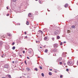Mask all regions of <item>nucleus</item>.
Returning a JSON list of instances; mask_svg holds the SVG:
<instances>
[{
	"mask_svg": "<svg viewBox=\"0 0 78 78\" xmlns=\"http://www.w3.org/2000/svg\"><path fill=\"white\" fill-rule=\"evenodd\" d=\"M53 56H56V54H53Z\"/></svg>",
	"mask_w": 78,
	"mask_h": 78,
	"instance_id": "nucleus-30",
	"label": "nucleus"
},
{
	"mask_svg": "<svg viewBox=\"0 0 78 78\" xmlns=\"http://www.w3.org/2000/svg\"><path fill=\"white\" fill-rule=\"evenodd\" d=\"M2 78H6V77H2Z\"/></svg>",
	"mask_w": 78,
	"mask_h": 78,
	"instance_id": "nucleus-49",
	"label": "nucleus"
},
{
	"mask_svg": "<svg viewBox=\"0 0 78 78\" xmlns=\"http://www.w3.org/2000/svg\"><path fill=\"white\" fill-rule=\"evenodd\" d=\"M2 37H4V38H5V37L3 36H2Z\"/></svg>",
	"mask_w": 78,
	"mask_h": 78,
	"instance_id": "nucleus-56",
	"label": "nucleus"
},
{
	"mask_svg": "<svg viewBox=\"0 0 78 78\" xmlns=\"http://www.w3.org/2000/svg\"><path fill=\"white\" fill-rule=\"evenodd\" d=\"M77 17H78V16H77Z\"/></svg>",
	"mask_w": 78,
	"mask_h": 78,
	"instance_id": "nucleus-63",
	"label": "nucleus"
},
{
	"mask_svg": "<svg viewBox=\"0 0 78 78\" xmlns=\"http://www.w3.org/2000/svg\"><path fill=\"white\" fill-rule=\"evenodd\" d=\"M11 6L12 8V9L14 11H16V12H19V11H20V8H17V9L16 10H14V9L13 8L14 7V6H15V5L14 3L11 4Z\"/></svg>",
	"mask_w": 78,
	"mask_h": 78,
	"instance_id": "nucleus-1",
	"label": "nucleus"
},
{
	"mask_svg": "<svg viewBox=\"0 0 78 78\" xmlns=\"http://www.w3.org/2000/svg\"><path fill=\"white\" fill-rule=\"evenodd\" d=\"M60 39V37L59 36H57V39Z\"/></svg>",
	"mask_w": 78,
	"mask_h": 78,
	"instance_id": "nucleus-12",
	"label": "nucleus"
},
{
	"mask_svg": "<svg viewBox=\"0 0 78 78\" xmlns=\"http://www.w3.org/2000/svg\"><path fill=\"white\" fill-rule=\"evenodd\" d=\"M34 70H35V71H37V70H38L37 69V68H35Z\"/></svg>",
	"mask_w": 78,
	"mask_h": 78,
	"instance_id": "nucleus-25",
	"label": "nucleus"
},
{
	"mask_svg": "<svg viewBox=\"0 0 78 78\" xmlns=\"http://www.w3.org/2000/svg\"><path fill=\"white\" fill-rule=\"evenodd\" d=\"M24 33H25V34H27V32H24Z\"/></svg>",
	"mask_w": 78,
	"mask_h": 78,
	"instance_id": "nucleus-44",
	"label": "nucleus"
},
{
	"mask_svg": "<svg viewBox=\"0 0 78 78\" xmlns=\"http://www.w3.org/2000/svg\"><path fill=\"white\" fill-rule=\"evenodd\" d=\"M55 34H59V31L58 30H55L54 32Z\"/></svg>",
	"mask_w": 78,
	"mask_h": 78,
	"instance_id": "nucleus-4",
	"label": "nucleus"
},
{
	"mask_svg": "<svg viewBox=\"0 0 78 78\" xmlns=\"http://www.w3.org/2000/svg\"><path fill=\"white\" fill-rule=\"evenodd\" d=\"M47 10H48V11H50V10H48V9Z\"/></svg>",
	"mask_w": 78,
	"mask_h": 78,
	"instance_id": "nucleus-46",
	"label": "nucleus"
},
{
	"mask_svg": "<svg viewBox=\"0 0 78 78\" xmlns=\"http://www.w3.org/2000/svg\"><path fill=\"white\" fill-rule=\"evenodd\" d=\"M39 68L40 69H42V66H40Z\"/></svg>",
	"mask_w": 78,
	"mask_h": 78,
	"instance_id": "nucleus-28",
	"label": "nucleus"
},
{
	"mask_svg": "<svg viewBox=\"0 0 78 78\" xmlns=\"http://www.w3.org/2000/svg\"><path fill=\"white\" fill-rule=\"evenodd\" d=\"M71 10H72V9H71Z\"/></svg>",
	"mask_w": 78,
	"mask_h": 78,
	"instance_id": "nucleus-64",
	"label": "nucleus"
},
{
	"mask_svg": "<svg viewBox=\"0 0 78 78\" xmlns=\"http://www.w3.org/2000/svg\"><path fill=\"white\" fill-rule=\"evenodd\" d=\"M49 70H51H51H52V69H49Z\"/></svg>",
	"mask_w": 78,
	"mask_h": 78,
	"instance_id": "nucleus-47",
	"label": "nucleus"
},
{
	"mask_svg": "<svg viewBox=\"0 0 78 78\" xmlns=\"http://www.w3.org/2000/svg\"><path fill=\"white\" fill-rule=\"evenodd\" d=\"M27 70L28 71V72L30 71V68H29L28 67H27Z\"/></svg>",
	"mask_w": 78,
	"mask_h": 78,
	"instance_id": "nucleus-13",
	"label": "nucleus"
},
{
	"mask_svg": "<svg viewBox=\"0 0 78 78\" xmlns=\"http://www.w3.org/2000/svg\"><path fill=\"white\" fill-rule=\"evenodd\" d=\"M20 58H22V55H20Z\"/></svg>",
	"mask_w": 78,
	"mask_h": 78,
	"instance_id": "nucleus-42",
	"label": "nucleus"
},
{
	"mask_svg": "<svg viewBox=\"0 0 78 78\" xmlns=\"http://www.w3.org/2000/svg\"><path fill=\"white\" fill-rule=\"evenodd\" d=\"M35 1H37L38 0H35Z\"/></svg>",
	"mask_w": 78,
	"mask_h": 78,
	"instance_id": "nucleus-60",
	"label": "nucleus"
},
{
	"mask_svg": "<svg viewBox=\"0 0 78 78\" xmlns=\"http://www.w3.org/2000/svg\"><path fill=\"white\" fill-rule=\"evenodd\" d=\"M66 41H64V42H63V43H64V44H65V43H66Z\"/></svg>",
	"mask_w": 78,
	"mask_h": 78,
	"instance_id": "nucleus-52",
	"label": "nucleus"
},
{
	"mask_svg": "<svg viewBox=\"0 0 78 78\" xmlns=\"http://www.w3.org/2000/svg\"><path fill=\"white\" fill-rule=\"evenodd\" d=\"M33 50L31 48H29L28 49V54L29 55L30 57H32L33 56Z\"/></svg>",
	"mask_w": 78,
	"mask_h": 78,
	"instance_id": "nucleus-2",
	"label": "nucleus"
},
{
	"mask_svg": "<svg viewBox=\"0 0 78 78\" xmlns=\"http://www.w3.org/2000/svg\"><path fill=\"white\" fill-rule=\"evenodd\" d=\"M54 47H55V48H57L58 47V44H55L54 45Z\"/></svg>",
	"mask_w": 78,
	"mask_h": 78,
	"instance_id": "nucleus-8",
	"label": "nucleus"
},
{
	"mask_svg": "<svg viewBox=\"0 0 78 78\" xmlns=\"http://www.w3.org/2000/svg\"><path fill=\"white\" fill-rule=\"evenodd\" d=\"M53 51L55 52H58L59 51H58V49L56 48H55L53 50Z\"/></svg>",
	"mask_w": 78,
	"mask_h": 78,
	"instance_id": "nucleus-5",
	"label": "nucleus"
},
{
	"mask_svg": "<svg viewBox=\"0 0 78 78\" xmlns=\"http://www.w3.org/2000/svg\"><path fill=\"white\" fill-rule=\"evenodd\" d=\"M37 41H36V42L37 43Z\"/></svg>",
	"mask_w": 78,
	"mask_h": 78,
	"instance_id": "nucleus-57",
	"label": "nucleus"
},
{
	"mask_svg": "<svg viewBox=\"0 0 78 78\" xmlns=\"http://www.w3.org/2000/svg\"><path fill=\"white\" fill-rule=\"evenodd\" d=\"M48 52V49H46L45 51H44V52L45 53H47Z\"/></svg>",
	"mask_w": 78,
	"mask_h": 78,
	"instance_id": "nucleus-19",
	"label": "nucleus"
},
{
	"mask_svg": "<svg viewBox=\"0 0 78 78\" xmlns=\"http://www.w3.org/2000/svg\"><path fill=\"white\" fill-rule=\"evenodd\" d=\"M3 44V43L2 42H1L0 41V45H2Z\"/></svg>",
	"mask_w": 78,
	"mask_h": 78,
	"instance_id": "nucleus-26",
	"label": "nucleus"
},
{
	"mask_svg": "<svg viewBox=\"0 0 78 78\" xmlns=\"http://www.w3.org/2000/svg\"><path fill=\"white\" fill-rule=\"evenodd\" d=\"M1 55V53H0V56Z\"/></svg>",
	"mask_w": 78,
	"mask_h": 78,
	"instance_id": "nucleus-61",
	"label": "nucleus"
},
{
	"mask_svg": "<svg viewBox=\"0 0 78 78\" xmlns=\"http://www.w3.org/2000/svg\"><path fill=\"white\" fill-rule=\"evenodd\" d=\"M47 39V37H46L44 38V41H46Z\"/></svg>",
	"mask_w": 78,
	"mask_h": 78,
	"instance_id": "nucleus-15",
	"label": "nucleus"
},
{
	"mask_svg": "<svg viewBox=\"0 0 78 78\" xmlns=\"http://www.w3.org/2000/svg\"><path fill=\"white\" fill-rule=\"evenodd\" d=\"M38 1L39 3H40V4H41V1L40 0H39Z\"/></svg>",
	"mask_w": 78,
	"mask_h": 78,
	"instance_id": "nucleus-29",
	"label": "nucleus"
},
{
	"mask_svg": "<svg viewBox=\"0 0 78 78\" xmlns=\"http://www.w3.org/2000/svg\"><path fill=\"white\" fill-rule=\"evenodd\" d=\"M26 24L27 25H29V22L28 21H27Z\"/></svg>",
	"mask_w": 78,
	"mask_h": 78,
	"instance_id": "nucleus-17",
	"label": "nucleus"
},
{
	"mask_svg": "<svg viewBox=\"0 0 78 78\" xmlns=\"http://www.w3.org/2000/svg\"><path fill=\"white\" fill-rule=\"evenodd\" d=\"M25 38H27V36L25 37Z\"/></svg>",
	"mask_w": 78,
	"mask_h": 78,
	"instance_id": "nucleus-51",
	"label": "nucleus"
},
{
	"mask_svg": "<svg viewBox=\"0 0 78 78\" xmlns=\"http://www.w3.org/2000/svg\"><path fill=\"white\" fill-rule=\"evenodd\" d=\"M50 27H53V26L51 25V26H50Z\"/></svg>",
	"mask_w": 78,
	"mask_h": 78,
	"instance_id": "nucleus-59",
	"label": "nucleus"
},
{
	"mask_svg": "<svg viewBox=\"0 0 78 78\" xmlns=\"http://www.w3.org/2000/svg\"><path fill=\"white\" fill-rule=\"evenodd\" d=\"M7 34V35L8 36H9V37H11V34L8 33Z\"/></svg>",
	"mask_w": 78,
	"mask_h": 78,
	"instance_id": "nucleus-11",
	"label": "nucleus"
},
{
	"mask_svg": "<svg viewBox=\"0 0 78 78\" xmlns=\"http://www.w3.org/2000/svg\"><path fill=\"white\" fill-rule=\"evenodd\" d=\"M49 75H52V74H51V73L49 72Z\"/></svg>",
	"mask_w": 78,
	"mask_h": 78,
	"instance_id": "nucleus-23",
	"label": "nucleus"
},
{
	"mask_svg": "<svg viewBox=\"0 0 78 78\" xmlns=\"http://www.w3.org/2000/svg\"><path fill=\"white\" fill-rule=\"evenodd\" d=\"M64 64H65V65H66V63H64Z\"/></svg>",
	"mask_w": 78,
	"mask_h": 78,
	"instance_id": "nucleus-62",
	"label": "nucleus"
},
{
	"mask_svg": "<svg viewBox=\"0 0 78 78\" xmlns=\"http://www.w3.org/2000/svg\"><path fill=\"white\" fill-rule=\"evenodd\" d=\"M9 16V14L7 15V16Z\"/></svg>",
	"mask_w": 78,
	"mask_h": 78,
	"instance_id": "nucleus-45",
	"label": "nucleus"
},
{
	"mask_svg": "<svg viewBox=\"0 0 78 78\" xmlns=\"http://www.w3.org/2000/svg\"><path fill=\"white\" fill-rule=\"evenodd\" d=\"M67 64L69 66H73L74 63L73 62V60H70L68 61Z\"/></svg>",
	"mask_w": 78,
	"mask_h": 78,
	"instance_id": "nucleus-3",
	"label": "nucleus"
},
{
	"mask_svg": "<svg viewBox=\"0 0 78 78\" xmlns=\"http://www.w3.org/2000/svg\"><path fill=\"white\" fill-rule=\"evenodd\" d=\"M25 63L26 64V65H27V62H26V60L25 61Z\"/></svg>",
	"mask_w": 78,
	"mask_h": 78,
	"instance_id": "nucleus-31",
	"label": "nucleus"
},
{
	"mask_svg": "<svg viewBox=\"0 0 78 78\" xmlns=\"http://www.w3.org/2000/svg\"><path fill=\"white\" fill-rule=\"evenodd\" d=\"M35 13V14H36V15H37V14H38V12H37V11H36Z\"/></svg>",
	"mask_w": 78,
	"mask_h": 78,
	"instance_id": "nucleus-24",
	"label": "nucleus"
},
{
	"mask_svg": "<svg viewBox=\"0 0 78 78\" xmlns=\"http://www.w3.org/2000/svg\"><path fill=\"white\" fill-rule=\"evenodd\" d=\"M7 9H8V7H7Z\"/></svg>",
	"mask_w": 78,
	"mask_h": 78,
	"instance_id": "nucleus-48",
	"label": "nucleus"
},
{
	"mask_svg": "<svg viewBox=\"0 0 78 78\" xmlns=\"http://www.w3.org/2000/svg\"><path fill=\"white\" fill-rule=\"evenodd\" d=\"M66 71H67V72H68L69 71V69H67Z\"/></svg>",
	"mask_w": 78,
	"mask_h": 78,
	"instance_id": "nucleus-33",
	"label": "nucleus"
},
{
	"mask_svg": "<svg viewBox=\"0 0 78 78\" xmlns=\"http://www.w3.org/2000/svg\"><path fill=\"white\" fill-rule=\"evenodd\" d=\"M27 58L28 59H30V58H29V57H27Z\"/></svg>",
	"mask_w": 78,
	"mask_h": 78,
	"instance_id": "nucleus-38",
	"label": "nucleus"
},
{
	"mask_svg": "<svg viewBox=\"0 0 78 78\" xmlns=\"http://www.w3.org/2000/svg\"><path fill=\"white\" fill-rule=\"evenodd\" d=\"M64 54H65V53H63L62 54V56H63V55H64V57H66V55Z\"/></svg>",
	"mask_w": 78,
	"mask_h": 78,
	"instance_id": "nucleus-16",
	"label": "nucleus"
},
{
	"mask_svg": "<svg viewBox=\"0 0 78 78\" xmlns=\"http://www.w3.org/2000/svg\"><path fill=\"white\" fill-rule=\"evenodd\" d=\"M61 60H62V58L61 57H60L57 60V61L58 62H59V61H61Z\"/></svg>",
	"mask_w": 78,
	"mask_h": 78,
	"instance_id": "nucleus-7",
	"label": "nucleus"
},
{
	"mask_svg": "<svg viewBox=\"0 0 78 78\" xmlns=\"http://www.w3.org/2000/svg\"><path fill=\"white\" fill-rule=\"evenodd\" d=\"M25 51H23V53H25Z\"/></svg>",
	"mask_w": 78,
	"mask_h": 78,
	"instance_id": "nucleus-39",
	"label": "nucleus"
},
{
	"mask_svg": "<svg viewBox=\"0 0 78 78\" xmlns=\"http://www.w3.org/2000/svg\"><path fill=\"white\" fill-rule=\"evenodd\" d=\"M28 17H32V15H31V13H30L28 14Z\"/></svg>",
	"mask_w": 78,
	"mask_h": 78,
	"instance_id": "nucleus-9",
	"label": "nucleus"
},
{
	"mask_svg": "<svg viewBox=\"0 0 78 78\" xmlns=\"http://www.w3.org/2000/svg\"><path fill=\"white\" fill-rule=\"evenodd\" d=\"M40 48H42V47H40Z\"/></svg>",
	"mask_w": 78,
	"mask_h": 78,
	"instance_id": "nucleus-54",
	"label": "nucleus"
},
{
	"mask_svg": "<svg viewBox=\"0 0 78 78\" xmlns=\"http://www.w3.org/2000/svg\"><path fill=\"white\" fill-rule=\"evenodd\" d=\"M40 38V41H41L42 40V38L41 37Z\"/></svg>",
	"mask_w": 78,
	"mask_h": 78,
	"instance_id": "nucleus-41",
	"label": "nucleus"
},
{
	"mask_svg": "<svg viewBox=\"0 0 78 78\" xmlns=\"http://www.w3.org/2000/svg\"><path fill=\"white\" fill-rule=\"evenodd\" d=\"M54 72H55V73H56V72H56V71H55Z\"/></svg>",
	"mask_w": 78,
	"mask_h": 78,
	"instance_id": "nucleus-53",
	"label": "nucleus"
},
{
	"mask_svg": "<svg viewBox=\"0 0 78 78\" xmlns=\"http://www.w3.org/2000/svg\"><path fill=\"white\" fill-rule=\"evenodd\" d=\"M64 6L65 8H66V7H67V6H68V4H66Z\"/></svg>",
	"mask_w": 78,
	"mask_h": 78,
	"instance_id": "nucleus-14",
	"label": "nucleus"
},
{
	"mask_svg": "<svg viewBox=\"0 0 78 78\" xmlns=\"http://www.w3.org/2000/svg\"><path fill=\"white\" fill-rule=\"evenodd\" d=\"M60 77L61 78H62V75H61L60 76Z\"/></svg>",
	"mask_w": 78,
	"mask_h": 78,
	"instance_id": "nucleus-35",
	"label": "nucleus"
},
{
	"mask_svg": "<svg viewBox=\"0 0 78 78\" xmlns=\"http://www.w3.org/2000/svg\"><path fill=\"white\" fill-rule=\"evenodd\" d=\"M15 48H16V47L15 46H13L12 48V50H15Z\"/></svg>",
	"mask_w": 78,
	"mask_h": 78,
	"instance_id": "nucleus-18",
	"label": "nucleus"
},
{
	"mask_svg": "<svg viewBox=\"0 0 78 78\" xmlns=\"http://www.w3.org/2000/svg\"><path fill=\"white\" fill-rule=\"evenodd\" d=\"M62 43L61 42L60 43V45H62Z\"/></svg>",
	"mask_w": 78,
	"mask_h": 78,
	"instance_id": "nucleus-37",
	"label": "nucleus"
},
{
	"mask_svg": "<svg viewBox=\"0 0 78 78\" xmlns=\"http://www.w3.org/2000/svg\"><path fill=\"white\" fill-rule=\"evenodd\" d=\"M19 23H17V25H19Z\"/></svg>",
	"mask_w": 78,
	"mask_h": 78,
	"instance_id": "nucleus-58",
	"label": "nucleus"
},
{
	"mask_svg": "<svg viewBox=\"0 0 78 78\" xmlns=\"http://www.w3.org/2000/svg\"><path fill=\"white\" fill-rule=\"evenodd\" d=\"M1 56L2 58H5V57L3 56V55H2Z\"/></svg>",
	"mask_w": 78,
	"mask_h": 78,
	"instance_id": "nucleus-43",
	"label": "nucleus"
},
{
	"mask_svg": "<svg viewBox=\"0 0 78 78\" xmlns=\"http://www.w3.org/2000/svg\"><path fill=\"white\" fill-rule=\"evenodd\" d=\"M15 44V42H14L12 43V45H14Z\"/></svg>",
	"mask_w": 78,
	"mask_h": 78,
	"instance_id": "nucleus-34",
	"label": "nucleus"
},
{
	"mask_svg": "<svg viewBox=\"0 0 78 78\" xmlns=\"http://www.w3.org/2000/svg\"><path fill=\"white\" fill-rule=\"evenodd\" d=\"M41 75L42 76H44V74H43V73H41Z\"/></svg>",
	"mask_w": 78,
	"mask_h": 78,
	"instance_id": "nucleus-27",
	"label": "nucleus"
},
{
	"mask_svg": "<svg viewBox=\"0 0 78 78\" xmlns=\"http://www.w3.org/2000/svg\"><path fill=\"white\" fill-rule=\"evenodd\" d=\"M65 61H66L65 60H63V62H65Z\"/></svg>",
	"mask_w": 78,
	"mask_h": 78,
	"instance_id": "nucleus-40",
	"label": "nucleus"
},
{
	"mask_svg": "<svg viewBox=\"0 0 78 78\" xmlns=\"http://www.w3.org/2000/svg\"><path fill=\"white\" fill-rule=\"evenodd\" d=\"M72 28H75V26H73L72 27Z\"/></svg>",
	"mask_w": 78,
	"mask_h": 78,
	"instance_id": "nucleus-20",
	"label": "nucleus"
},
{
	"mask_svg": "<svg viewBox=\"0 0 78 78\" xmlns=\"http://www.w3.org/2000/svg\"><path fill=\"white\" fill-rule=\"evenodd\" d=\"M39 32H40V33H41V34H43V32H42V31L41 30H39Z\"/></svg>",
	"mask_w": 78,
	"mask_h": 78,
	"instance_id": "nucleus-10",
	"label": "nucleus"
},
{
	"mask_svg": "<svg viewBox=\"0 0 78 78\" xmlns=\"http://www.w3.org/2000/svg\"><path fill=\"white\" fill-rule=\"evenodd\" d=\"M60 64H62V62H59Z\"/></svg>",
	"mask_w": 78,
	"mask_h": 78,
	"instance_id": "nucleus-36",
	"label": "nucleus"
},
{
	"mask_svg": "<svg viewBox=\"0 0 78 78\" xmlns=\"http://www.w3.org/2000/svg\"><path fill=\"white\" fill-rule=\"evenodd\" d=\"M51 39L53 41H55V38L52 37V38Z\"/></svg>",
	"mask_w": 78,
	"mask_h": 78,
	"instance_id": "nucleus-21",
	"label": "nucleus"
},
{
	"mask_svg": "<svg viewBox=\"0 0 78 78\" xmlns=\"http://www.w3.org/2000/svg\"><path fill=\"white\" fill-rule=\"evenodd\" d=\"M8 76L9 78H11V76L10 75H8Z\"/></svg>",
	"mask_w": 78,
	"mask_h": 78,
	"instance_id": "nucleus-22",
	"label": "nucleus"
},
{
	"mask_svg": "<svg viewBox=\"0 0 78 78\" xmlns=\"http://www.w3.org/2000/svg\"><path fill=\"white\" fill-rule=\"evenodd\" d=\"M4 68L8 69V68H9V66L8 65L6 64L4 66Z\"/></svg>",
	"mask_w": 78,
	"mask_h": 78,
	"instance_id": "nucleus-6",
	"label": "nucleus"
},
{
	"mask_svg": "<svg viewBox=\"0 0 78 78\" xmlns=\"http://www.w3.org/2000/svg\"><path fill=\"white\" fill-rule=\"evenodd\" d=\"M12 63H14V61H13L12 62Z\"/></svg>",
	"mask_w": 78,
	"mask_h": 78,
	"instance_id": "nucleus-50",
	"label": "nucleus"
},
{
	"mask_svg": "<svg viewBox=\"0 0 78 78\" xmlns=\"http://www.w3.org/2000/svg\"><path fill=\"white\" fill-rule=\"evenodd\" d=\"M16 0H12V1H13V2H16Z\"/></svg>",
	"mask_w": 78,
	"mask_h": 78,
	"instance_id": "nucleus-32",
	"label": "nucleus"
},
{
	"mask_svg": "<svg viewBox=\"0 0 78 78\" xmlns=\"http://www.w3.org/2000/svg\"><path fill=\"white\" fill-rule=\"evenodd\" d=\"M19 25H20V23H19Z\"/></svg>",
	"mask_w": 78,
	"mask_h": 78,
	"instance_id": "nucleus-55",
	"label": "nucleus"
}]
</instances>
